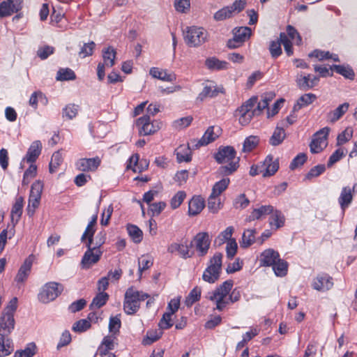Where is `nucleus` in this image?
Here are the masks:
<instances>
[{
  "instance_id": "f257e3e1",
  "label": "nucleus",
  "mask_w": 357,
  "mask_h": 357,
  "mask_svg": "<svg viewBox=\"0 0 357 357\" xmlns=\"http://www.w3.org/2000/svg\"><path fill=\"white\" fill-rule=\"evenodd\" d=\"M214 158L219 164L227 163L218 169L220 174L228 176L233 174L239 167V158L236 157V152L233 146H220L214 154Z\"/></svg>"
},
{
  "instance_id": "f03ea898",
  "label": "nucleus",
  "mask_w": 357,
  "mask_h": 357,
  "mask_svg": "<svg viewBox=\"0 0 357 357\" xmlns=\"http://www.w3.org/2000/svg\"><path fill=\"white\" fill-rule=\"evenodd\" d=\"M149 295L142 291H136L133 287L128 288L125 294L123 309L126 314H134L139 308V302L148 298Z\"/></svg>"
},
{
  "instance_id": "7ed1b4c3",
  "label": "nucleus",
  "mask_w": 357,
  "mask_h": 357,
  "mask_svg": "<svg viewBox=\"0 0 357 357\" xmlns=\"http://www.w3.org/2000/svg\"><path fill=\"white\" fill-rule=\"evenodd\" d=\"M222 255L220 252H217L209 260L202 275V279L205 282L213 284L218 280L222 271Z\"/></svg>"
},
{
  "instance_id": "20e7f679",
  "label": "nucleus",
  "mask_w": 357,
  "mask_h": 357,
  "mask_svg": "<svg viewBox=\"0 0 357 357\" xmlns=\"http://www.w3.org/2000/svg\"><path fill=\"white\" fill-rule=\"evenodd\" d=\"M257 100V96H252L235 111V116H238V121L242 126L248 125L255 116L253 108Z\"/></svg>"
},
{
  "instance_id": "39448f33",
  "label": "nucleus",
  "mask_w": 357,
  "mask_h": 357,
  "mask_svg": "<svg viewBox=\"0 0 357 357\" xmlns=\"http://www.w3.org/2000/svg\"><path fill=\"white\" fill-rule=\"evenodd\" d=\"M63 291V287L61 284L50 282L44 284L38 295V300L43 303H49L54 301Z\"/></svg>"
},
{
  "instance_id": "423d86ee",
  "label": "nucleus",
  "mask_w": 357,
  "mask_h": 357,
  "mask_svg": "<svg viewBox=\"0 0 357 357\" xmlns=\"http://www.w3.org/2000/svg\"><path fill=\"white\" fill-rule=\"evenodd\" d=\"M84 243L87 250L82 257L80 266L82 269H89L99 261L102 251L92 248L91 245V240H87Z\"/></svg>"
},
{
  "instance_id": "0eeeda50",
  "label": "nucleus",
  "mask_w": 357,
  "mask_h": 357,
  "mask_svg": "<svg viewBox=\"0 0 357 357\" xmlns=\"http://www.w3.org/2000/svg\"><path fill=\"white\" fill-rule=\"evenodd\" d=\"M208 33L202 27H187L184 32V38L186 43L193 45H201L208 42Z\"/></svg>"
},
{
  "instance_id": "6e6552de",
  "label": "nucleus",
  "mask_w": 357,
  "mask_h": 357,
  "mask_svg": "<svg viewBox=\"0 0 357 357\" xmlns=\"http://www.w3.org/2000/svg\"><path fill=\"white\" fill-rule=\"evenodd\" d=\"M330 128L325 127L317 131L313 136L310 144V151L312 153H320L327 146V137Z\"/></svg>"
},
{
  "instance_id": "1a4fd4ad",
  "label": "nucleus",
  "mask_w": 357,
  "mask_h": 357,
  "mask_svg": "<svg viewBox=\"0 0 357 357\" xmlns=\"http://www.w3.org/2000/svg\"><path fill=\"white\" fill-rule=\"evenodd\" d=\"M23 0H7L0 3V17H5L17 13L22 8Z\"/></svg>"
},
{
  "instance_id": "9d476101",
  "label": "nucleus",
  "mask_w": 357,
  "mask_h": 357,
  "mask_svg": "<svg viewBox=\"0 0 357 357\" xmlns=\"http://www.w3.org/2000/svg\"><path fill=\"white\" fill-rule=\"evenodd\" d=\"M214 129V126H210L206 130L201 139L199 140H192L190 144L192 149H198L200 146L208 145L215 141V139L218 137L219 134L215 132Z\"/></svg>"
},
{
  "instance_id": "9b49d317",
  "label": "nucleus",
  "mask_w": 357,
  "mask_h": 357,
  "mask_svg": "<svg viewBox=\"0 0 357 357\" xmlns=\"http://www.w3.org/2000/svg\"><path fill=\"white\" fill-rule=\"evenodd\" d=\"M137 126L139 128V132L140 135H149L155 132L159 127L154 126L151 123L150 116L144 115L137 120Z\"/></svg>"
},
{
  "instance_id": "f8f14e48",
  "label": "nucleus",
  "mask_w": 357,
  "mask_h": 357,
  "mask_svg": "<svg viewBox=\"0 0 357 357\" xmlns=\"http://www.w3.org/2000/svg\"><path fill=\"white\" fill-rule=\"evenodd\" d=\"M101 160L99 157L81 158L75 163L76 168L81 172H94L100 166Z\"/></svg>"
},
{
  "instance_id": "ddd939ff",
  "label": "nucleus",
  "mask_w": 357,
  "mask_h": 357,
  "mask_svg": "<svg viewBox=\"0 0 357 357\" xmlns=\"http://www.w3.org/2000/svg\"><path fill=\"white\" fill-rule=\"evenodd\" d=\"M279 162L278 160H274L273 157L268 155L261 165L260 172L263 177L271 176L278 170Z\"/></svg>"
},
{
  "instance_id": "4468645a",
  "label": "nucleus",
  "mask_w": 357,
  "mask_h": 357,
  "mask_svg": "<svg viewBox=\"0 0 357 357\" xmlns=\"http://www.w3.org/2000/svg\"><path fill=\"white\" fill-rule=\"evenodd\" d=\"M233 287V281L226 280L215 291L208 293V298L211 301L215 299H225Z\"/></svg>"
},
{
  "instance_id": "2eb2a0df",
  "label": "nucleus",
  "mask_w": 357,
  "mask_h": 357,
  "mask_svg": "<svg viewBox=\"0 0 357 357\" xmlns=\"http://www.w3.org/2000/svg\"><path fill=\"white\" fill-rule=\"evenodd\" d=\"M15 327V319L11 313H2L0 317V331L1 335H8Z\"/></svg>"
},
{
  "instance_id": "dca6fc26",
  "label": "nucleus",
  "mask_w": 357,
  "mask_h": 357,
  "mask_svg": "<svg viewBox=\"0 0 357 357\" xmlns=\"http://www.w3.org/2000/svg\"><path fill=\"white\" fill-rule=\"evenodd\" d=\"M32 264L33 259L31 255L24 260L15 278V281L17 284L24 283L26 280L31 273Z\"/></svg>"
},
{
  "instance_id": "f3484780",
  "label": "nucleus",
  "mask_w": 357,
  "mask_h": 357,
  "mask_svg": "<svg viewBox=\"0 0 357 357\" xmlns=\"http://www.w3.org/2000/svg\"><path fill=\"white\" fill-rule=\"evenodd\" d=\"M280 255L273 249L268 248L262 252L259 257L261 266H272L279 258Z\"/></svg>"
},
{
  "instance_id": "a211bd4d",
  "label": "nucleus",
  "mask_w": 357,
  "mask_h": 357,
  "mask_svg": "<svg viewBox=\"0 0 357 357\" xmlns=\"http://www.w3.org/2000/svg\"><path fill=\"white\" fill-rule=\"evenodd\" d=\"M196 248L199 251L200 256H204L209 248L210 240L208 234L206 232H201L196 235L195 238Z\"/></svg>"
},
{
  "instance_id": "6ab92c4d",
  "label": "nucleus",
  "mask_w": 357,
  "mask_h": 357,
  "mask_svg": "<svg viewBox=\"0 0 357 357\" xmlns=\"http://www.w3.org/2000/svg\"><path fill=\"white\" fill-rule=\"evenodd\" d=\"M274 211V207L271 205H261L258 208L252 210L246 220L248 222L255 220H260L265 218L268 215H271Z\"/></svg>"
},
{
  "instance_id": "aec40b11",
  "label": "nucleus",
  "mask_w": 357,
  "mask_h": 357,
  "mask_svg": "<svg viewBox=\"0 0 357 357\" xmlns=\"http://www.w3.org/2000/svg\"><path fill=\"white\" fill-rule=\"evenodd\" d=\"M332 280V278L327 274L319 275L312 284L313 288L318 291L328 290L333 285Z\"/></svg>"
},
{
  "instance_id": "412c9836",
  "label": "nucleus",
  "mask_w": 357,
  "mask_h": 357,
  "mask_svg": "<svg viewBox=\"0 0 357 357\" xmlns=\"http://www.w3.org/2000/svg\"><path fill=\"white\" fill-rule=\"evenodd\" d=\"M349 108V104L348 102H344L340 105L336 109L327 114V121L331 123H335L347 113Z\"/></svg>"
},
{
  "instance_id": "4be33fe9",
  "label": "nucleus",
  "mask_w": 357,
  "mask_h": 357,
  "mask_svg": "<svg viewBox=\"0 0 357 357\" xmlns=\"http://www.w3.org/2000/svg\"><path fill=\"white\" fill-rule=\"evenodd\" d=\"M352 200L353 195L351 188L349 186L343 187L338 198V203L342 211V213H344L346 208L349 207Z\"/></svg>"
},
{
  "instance_id": "5701e85b",
  "label": "nucleus",
  "mask_w": 357,
  "mask_h": 357,
  "mask_svg": "<svg viewBox=\"0 0 357 357\" xmlns=\"http://www.w3.org/2000/svg\"><path fill=\"white\" fill-rule=\"evenodd\" d=\"M42 150V144L40 141L36 140L32 142L30 147L29 148L24 160H26L27 162L33 163L36 159L38 158L41 153Z\"/></svg>"
},
{
  "instance_id": "b1692460",
  "label": "nucleus",
  "mask_w": 357,
  "mask_h": 357,
  "mask_svg": "<svg viewBox=\"0 0 357 357\" xmlns=\"http://www.w3.org/2000/svg\"><path fill=\"white\" fill-rule=\"evenodd\" d=\"M150 75L156 79L165 82H174L176 80V75L173 73H169L166 70L160 69L158 68L153 67L150 69Z\"/></svg>"
},
{
  "instance_id": "393cba45",
  "label": "nucleus",
  "mask_w": 357,
  "mask_h": 357,
  "mask_svg": "<svg viewBox=\"0 0 357 357\" xmlns=\"http://www.w3.org/2000/svg\"><path fill=\"white\" fill-rule=\"evenodd\" d=\"M285 217L283 213L274 208V211L271 213L268 222L272 229L275 230L284 225Z\"/></svg>"
},
{
  "instance_id": "a878e982",
  "label": "nucleus",
  "mask_w": 357,
  "mask_h": 357,
  "mask_svg": "<svg viewBox=\"0 0 357 357\" xmlns=\"http://www.w3.org/2000/svg\"><path fill=\"white\" fill-rule=\"evenodd\" d=\"M204 206V200L201 197H193L188 204L189 215H197L203 210Z\"/></svg>"
},
{
  "instance_id": "bb28decb",
  "label": "nucleus",
  "mask_w": 357,
  "mask_h": 357,
  "mask_svg": "<svg viewBox=\"0 0 357 357\" xmlns=\"http://www.w3.org/2000/svg\"><path fill=\"white\" fill-rule=\"evenodd\" d=\"M233 40L236 43H245L252 34V29L248 26L235 28L233 30Z\"/></svg>"
},
{
  "instance_id": "cd10ccee",
  "label": "nucleus",
  "mask_w": 357,
  "mask_h": 357,
  "mask_svg": "<svg viewBox=\"0 0 357 357\" xmlns=\"http://www.w3.org/2000/svg\"><path fill=\"white\" fill-rule=\"evenodd\" d=\"M205 65L211 70H222L229 68V64L225 61H221L216 57H209L205 61Z\"/></svg>"
},
{
  "instance_id": "c85d7f7f",
  "label": "nucleus",
  "mask_w": 357,
  "mask_h": 357,
  "mask_svg": "<svg viewBox=\"0 0 357 357\" xmlns=\"http://www.w3.org/2000/svg\"><path fill=\"white\" fill-rule=\"evenodd\" d=\"M331 70H334L337 73L343 76L345 79L350 80L354 79L355 73L352 68L349 65H333L330 66Z\"/></svg>"
},
{
  "instance_id": "c756f323",
  "label": "nucleus",
  "mask_w": 357,
  "mask_h": 357,
  "mask_svg": "<svg viewBox=\"0 0 357 357\" xmlns=\"http://www.w3.org/2000/svg\"><path fill=\"white\" fill-rule=\"evenodd\" d=\"M24 199L22 197L16 198L15 202L11 210V221L13 223L16 224L20 220L22 214Z\"/></svg>"
},
{
  "instance_id": "7c9ffc66",
  "label": "nucleus",
  "mask_w": 357,
  "mask_h": 357,
  "mask_svg": "<svg viewBox=\"0 0 357 357\" xmlns=\"http://www.w3.org/2000/svg\"><path fill=\"white\" fill-rule=\"evenodd\" d=\"M316 96L313 93H305L301 96L294 105L293 107V112H296L302 107L310 105L316 100Z\"/></svg>"
},
{
  "instance_id": "2f4dec72",
  "label": "nucleus",
  "mask_w": 357,
  "mask_h": 357,
  "mask_svg": "<svg viewBox=\"0 0 357 357\" xmlns=\"http://www.w3.org/2000/svg\"><path fill=\"white\" fill-rule=\"evenodd\" d=\"M103 63L107 67H112L115 63L116 52L112 46H107L102 51Z\"/></svg>"
},
{
  "instance_id": "473e14b6",
  "label": "nucleus",
  "mask_w": 357,
  "mask_h": 357,
  "mask_svg": "<svg viewBox=\"0 0 357 357\" xmlns=\"http://www.w3.org/2000/svg\"><path fill=\"white\" fill-rule=\"evenodd\" d=\"M14 350L13 344L10 338L6 336L0 337V357H5L10 355Z\"/></svg>"
},
{
  "instance_id": "72a5a7b5",
  "label": "nucleus",
  "mask_w": 357,
  "mask_h": 357,
  "mask_svg": "<svg viewBox=\"0 0 357 357\" xmlns=\"http://www.w3.org/2000/svg\"><path fill=\"white\" fill-rule=\"evenodd\" d=\"M98 219V215L96 213L91 218V220L88 224L84 232L83 233L81 241L82 242H85L87 240L92 241V236H93L95 233V225H96Z\"/></svg>"
},
{
  "instance_id": "f704fd0d",
  "label": "nucleus",
  "mask_w": 357,
  "mask_h": 357,
  "mask_svg": "<svg viewBox=\"0 0 357 357\" xmlns=\"http://www.w3.org/2000/svg\"><path fill=\"white\" fill-rule=\"evenodd\" d=\"M256 229H250L244 231L242 235V239L240 242L243 248H248L255 241Z\"/></svg>"
},
{
  "instance_id": "c9c22d12",
  "label": "nucleus",
  "mask_w": 357,
  "mask_h": 357,
  "mask_svg": "<svg viewBox=\"0 0 357 357\" xmlns=\"http://www.w3.org/2000/svg\"><path fill=\"white\" fill-rule=\"evenodd\" d=\"M275 274L278 277H283L287 275L288 270V264L280 257L272 266Z\"/></svg>"
},
{
  "instance_id": "e433bc0d",
  "label": "nucleus",
  "mask_w": 357,
  "mask_h": 357,
  "mask_svg": "<svg viewBox=\"0 0 357 357\" xmlns=\"http://www.w3.org/2000/svg\"><path fill=\"white\" fill-rule=\"evenodd\" d=\"M190 144L188 146H181L176 151V158L179 162H190L192 159L190 154Z\"/></svg>"
},
{
  "instance_id": "4c0bfd02",
  "label": "nucleus",
  "mask_w": 357,
  "mask_h": 357,
  "mask_svg": "<svg viewBox=\"0 0 357 357\" xmlns=\"http://www.w3.org/2000/svg\"><path fill=\"white\" fill-rule=\"evenodd\" d=\"M285 136L283 128L277 126L270 138L269 142L272 146H278L283 142Z\"/></svg>"
},
{
  "instance_id": "58836bf2",
  "label": "nucleus",
  "mask_w": 357,
  "mask_h": 357,
  "mask_svg": "<svg viewBox=\"0 0 357 357\" xmlns=\"http://www.w3.org/2000/svg\"><path fill=\"white\" fill-rule=\"evenodd\" d=\"M109 298V295L105 292H99L95 298H93L90 304V309L100 308L105 305Z\"/></svg>"
},
{
  "instance_id": "ea45409f",
  "label": "nucleus",
  "mask_w": 357,
  "mask_h": 357,
  "mask_svg": "<svg viewBox=\"0 0 357 357\" xmlns=\"http://www.w3.org/2000/svg\"><path fill=\"white\" fill-rule=\"evenodd\" d=\"M230 183L229 178H224L216 182L212 188L211 194L219 197L228 187Z\"/></svg>"
},
{
  "instance_id": "a19ab883",
  "label": "nucleus",
  "mask_w": 357,
  "mask_h": 357,
  "mask_svg": "<svg viewBox=\"0 0 357 357\" xmlns=\"http://www.w3.org/2000/svg\"><path fill=\"white\" fill-rule=\"evenodd\" d=\"M219 91L215 86H205L197 98L199 101H203L208 97L213 98L218 94Z\"/></svg>"
},
{
  "instance_id": "79ce46f5",
  "label": "nucleus",
  "mask_w": 357,
  "mask_h": 357,
  "mask_svg": "<svg viewBox=\"0 0 357 357\" xmlns=\"http://www.w3.org/2000/svg\"><path fill=\"white\" fill-rule=\"evenodd\" d=\"M127 230L135 243H139L142 241L143 233L139 227L134 225H128Z\"/></svg>"
},
{
  "instance_id": "37998d69",
  "label": "nucleus",
  "mask_w": 357,
  "mask_h": 357,
  "mask_svg": "<svg viewBox=\"0 0 357 357\" xmlns=\"http://www.w3.org/2000/svg\"><path fill=\"white\" fill-rule=\"evenodd\" d=\"M259 139L258 137L250 135L245 138L242 151L243 152L252 151L259 144Z\"/></svg>"
},
{
  "instance_id": "c03bdc74",
  "label": "nucleus",
  "mask_w": 357,
  "mask_h": 357,
  "mask_svg": "<svg viewBox=\"0 0 357 357\" xmlns=\"http://www.w3.org/2000/svg\"><path fill=\"white\" fill-rule=\"evenodd\" d=\"M75 78L76 75L74 71L70 68H61L57 72V80H74Z\"/></svg>"
},
{
  "instance_id": "a18cd8bd",
  "label": "nucleus",
  "mask_w": 357,
  "mask_h": 357,
  "mask_svg": "<svg viewBox=\"0 0 357 357\" xmlns=\"http://www.w3.org/2000/svg\"><path fill=\"white\" fill-rule=\"evenodd\" d=\"M36 344L34 343H30L24 349L17 351L15 353L14 357H33L36 354Z\"/></svg>"
},
{
  "instance_id": "49530a36",
  "label": "nucleus",
  "mask_w": 357,
  "mask_h": 357,
  "mask_svg": "<svg viewBox=\"0 0 357 357\" xmlns=\"http://www.w3.org/2000/svg\"><path fill=\"white\" fill-rule=\"evenodd\" d=\"M234 227L229 226L227 227L223 231H222L218 236L216 238L215 242L218 243L219 245L223 244L225 241H229L231 240V236L234 232Z\"/></svg>"
},
{
  "instance_id": "de8ad7c7",
  "label": "nucleus",
  "mask_w": 357,
  "mask_h": 357,
  "mask_svg": "<svg viewBox=\"0 0 357 357\" xmlns=\"http://www.w3.org/2000/svg\"><path fill=\"white\" fill-rule=\"evenodd\" d=\"M202 289L199 287L193 288L185 299L187 306H191L193 303L198 301L201 297Z\"/></svg>"
},
{
  "instance_id": "09e8293b",
  "label": "nucleus",
  "mask_w": 357,
  "mask_h": 357,
  "mask_svg": "<svg viewBox=\"0 0 357 357\" xmlns=\"http://www.w3.org/2000/svg\"><path fill=\"white\" fill-rule=\"evenodd\" d=\"M162 335V329L158 331H149L147 332L146 337L143 340V344L149 345L159 340Z\"/></svg>"
},
{
  "instance_id": "8fccbe9b",
  "label": "nucleus",
  "mask_w": 357,
  "mask_h": 357,
  "mask_svg": "<svg viewBox=\"0 0 357 357\" xmlns=\"http://www.w3.org/2000/svg\"><path fill=\"white\" fill-rule=\"evenodd\" d=\"M153 264V258L149 255H142L138 261L139 272L140 275L142 273L149 268Z\"/></svg>"
},
{
  "instance_id": "3c124183",
  "label": "nucleus",
  "mask_w": 357,
  "mask_h": 357,
  "mask_svg": "<svg viewBox=\"0 0 357 357\" xmlns=\"http://www.w3.org/2000/svg\"><path fill=\"white\" fill-rule=\"evenodd\" d=\"M192 247V243H188L187 241H183L182 243H179V248H178V252L180 256L183 259L190 258L192 257V253L190 252V248Z\"/></svg>"
},
{
  "instance_id": "603ef678",
  "label": "nucleus",
  "mask_w": 357,
  "mask_h": 357,
  "mask_svg": "<svg viewBox=\"0 0 357 357\" xmlns=\"http://www.w3.org/2000/svg\"><path fill=\"white\" fill-rule=\"evenodd\" d=\"M62 161L63 158L61 153L59 151L54 152L50 162V172H54Z\"/></svg>"
},
{
  "instance_id": "864d4df0",
  "label": "nucleus",
  "mask_w": 357,
  "mask_h": 357,
  "mask_svg": "<svg viewBox=\"0 0 357 357\" xmlns=\"http://www.w3.org/2000/svg\"><path fill=\"white\" fill-rule=\"evenodd\" d=\"M220 200L218 196L211 194L208 199V208L213 213H217L220 208Z\"/></svg>"
},
{
  "instance_id": "5fc2aeb1",
  "label": "nucleus",
  "mask_w": 357,
  "mask_h": 357,
  "mask_svg": "<svg viewBox=\"0 0 357 357\" xmlns=\"http://www.w3.org/2000/svg\"><path fill=\"white\" fill-rule=\"evenodd\" d=\"M106 239V234L104 231H100L96 236L95 238L92 236L91 247L97 250H101V246L105 243Z\"/></svg>"
},
{
  "instance_id": "6e6d98bb",
  "label": "nucleus",
  "mask_w": 357,
  "mask_h": 357,
  "mask_svg": "<svg viewBox=\"0 0 357 357\" xmlns=\"http://www.w3.org/2000/svg\"><path fill=\"white\" fill-rule=\"evenodd\" d=\"M173 314L170 313L169 312H166L162 315V317L159 321L158 326L160 329H168L171 328L173 326V323L172 321V315Z\"/></svg>"
},
{
  "instance_id": "4d7b16f0",
  "label": "nucleus",
  "mask_w": 357,
  "mask_h": 357,
  "mask_svg": "<svg viewBox=\"0 0 357 357\" xmlns=\"http://www.w3.org/2000/svg\"><path fill=\"white\" fill-rule=\"evenodd\" d=\"M91 327V323L87 319H80L76 321L73 326V331L77 333L86 331Z\"/></svg>"
},
{
  "instance_id": "13d9d810",
  "label": "nucleus",
  "mask_w": 357,
  "mask_h": 357,
  "mask_svg": "<svg viewBox=\"0 0 357 357\" xmlns=\"http://www.w3.org/2000/svg\"><path fill=\"white\" fill-rule=\"evenodd\" d=\"M78 112V106L75 105H68L63 109V117L71 120L75 118Z\"/></svg>"
},
{
  "instance_id": "bf43d9fd",
  "label": "nucleus",
  "mask_w": 357,
  "mask_h": 357,
  "mask_svg": "<svg viewBox=\"0 0 357 357\" xmlns=\"http://www.w3.org/2000/svg\"><path fill=\"white\" fill-rule=\"evenodd\" d=\"M310 77V74H308L305 76L298 75L296 79V82L298 87L303 91L309 90Z\"/></svg>"
},
{
  "instance_id": "052dcab7",
  "label": "nucleus",
  "mask_w": 357,
  "mask_h": 357,
  "mask_svg": "<svg viewBox=\"0 0 357 357\" xmlns=\"http://www.w3.org/2000/svg\"><path fill=\"white\" fill-rule=\"evenodd\" d=\"M40 200V198L29 195V204L27 206V214L29 216L31 217L33 215L36 208L39 206Z\"/></svg>"
},
{
  "instance_id": "680f3d73",
  "label": "nucleus",
  "mask_w": 357,
  "mask_h": 357,
  "mask_svg": "<svg viewBox=\"0 0 357 357\" xmlns=\"http://www.w3.org/2000/svg\"><path fill=\"white\" fill-rule=\"evenodd\" d=\"M233 15V12L231 10L229 6L225 7L220 10L217 11L214 15V18L216 20H224L227 18H229Z\"/></svg>"
},
{
  "instance_id": "e2e57ef3",
  "label": "nucleus",
  "mask_w": 357,
  "mask_h": 357,
  "mask_svg": "<svg viewBox=\"0 0 357 357\" xmlns=\"http://www.w3.org/2000/svg\"><path fill=\"white\" fill-rule=\"evenodd\" d=\"M185 192L184 191H178L171 199L170 204L173 209L177 208L185 198Z\"/></svg>"
},
{
  "instance_id": "0e129e2a",
  "label": "nucleus",
  "mask_w": 357,
  "mask_h": 357,
  "mask_svg": "<svg viewBox=\"0 0 357 357\" xmlns=\"http://www.w3.org/2000/svg\"><path fill=\"white\" fill-rule=\"evenodd\" d=\"M326 170V167L324 165H318L314 167H312L310 172L306 175L307 179H311L314 177H317L321 174H323Z\"/></svg>"
},
{
  "instance_id": "69168bd1",
  "label": "nucleus",
  "mask_w": 357,
  "mask_h": 357,
  "mask_svg": "<svg viewBox=\"0 0 357 357\" xmlns=\"http://www.w3.org/2000/svg\"><path fill=\"white\" fill-rule=\"evenodd\" d=\"M43 189V183L40 181H35L31 188L30 195L41 198V194Z\"/></svg>"
},
{
  "instance_id": "338daca9",
  "label": "nucleus",
  "mask_w": 357,
  "mask_h": 357,
  "mask_svg": "<svg viewBox=\"0 0 357 357\" xmlns=\"http://www.w3.org/2000/svg\"><path fill=\"white\" fill-rule=\"evenodd\" d=\"M353 131L351 128H346L343 132L338 135L337 140V144H343L349 141L352 137Z\"/></svg>"
},
{
  "instance_id": "774afa93",
  "label": "nucleus",
  "mask_w": 357,
  "mask_h": 357,
  "mask_svg": "<svg viewBox=\"0 0 357 357\" xmlns=\"http://www.w3.org/2000/svg\"><path fill=\"white\" fill-rule=\"evenodd\" d=\"M343 156H344V152L342 149H337L333 154L330 156L328 161L327 165L328 167L333 165L335 162L339 161Z\"/></svg>"
}]
</instances>
